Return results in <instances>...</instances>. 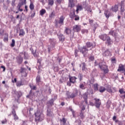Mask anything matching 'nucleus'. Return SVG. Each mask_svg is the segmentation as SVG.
Returning <instances> with one entry per match:
<instances>
[{
	"label": "nucleus",
	"instance_id": "nucleus-38",
	"mask_svg": "<svg viewBox=\"0 0 125 125\" xmlns=\"http://www.w3.org/2000/svg\"><path fill=\"white\" fill-rule=\"evenodd\" d=\"M82 71H85L86 68L85 67V63L84 62L82 63Z\"/></svg>",
	"mask_w": 125,
	"mask_h": 125
},
{
	"label": "nucleus",
	"instance_id": "nucleus-63",
	"mask_svg": "<svg viewBox=\"0 0 125 125\" xmlns=\"http://www.w3.org/2000/svg\"><path fill=\"white\" fill-rule=\"evenodd\" d=\"M118 125H123V122L119 121L118 122Z\"/></svg>",
	"mask_w": 125,
	"mask_h": 125
},
{
	"label": "nucleus",
	"instance_id": "nucleus-53",
	"mask_svg": "<svg viewBox=\"0 0 125 125\" xmlns=\"http://www.w3.org/2000/svg\"><path fill=\"white\" fill-rule=\"evenodd\" d=\"M119 92L121 93V94H124L125 93V91L123 89H120Z\"/></svg>",
	"mask_w": 125,
	"mask_h": 125
},
{
	"label": "nucleus",
	"instance_id": "nucleus-21",
	"mask_svg": "<svg viewBox=\"0 0 125 125\" xmlns=\"http://www.w3.org/2000/svg\"><path fill=\"white\" fill-rule=\"evenodd\" d=\"M104 56H110L111 55V52L109 50H106L104 53Z\"/></svg>",
	"mask_w": 125,
	"mask_h": 125
},
{
	"label": "nucleus",
	"instance_id": "nucleus-49",
	"mask_svg": "<svg viewBox=\"0 0 125 125\" xmlns=\"http://www.w3.org/2000/svg\"><path fill=\"white\" fill-rule=\"evenodd\" d=\"M82 34H84V33H86V34H87V33H88V30L86 29H83L82 30Z\"/></svg>",
	"mask_w": 125,
	"mask_h": 125
},
{
	"label": "nucleus",
	"instance_id": "nucleus-3",
	"mask_svg": "<svg viewBox=\"0 0 125 125\" xmlns=\"http://www.w3.org/2000/svg\"><path fill=\"white\" fill-rule=\"evenodd\" d=\"M100 38L101 40H102L103 41H106L107 43H108V45L111 44V42H112L111 41V39H110V37L106 34H103L101 36H100Z\"/></svg>",
	"mask_w": 125,
	"mask_h": 125
},
{
	"label": "nucleus",
	"instance_id": "nucleus-4",
	"mask_svg": "<svg viewBox=\"0 0 125 125\" xmlns=\"http://www.w3.org/2000/svg\"><path fill=\"white\" fill-rule=\"evenodd\" d=\"M66 100L70 99V98H75L77 95H78V90H76L75 93H71V92L69 91L66 92Z\"/></svg>",
	"mask_w": 125,
	"mask_h": 125
},
{
	"label": "nucleus",
	"instance_id": "nucleus-36",
	"mask_svg": "<svg viewBox=\"0 0 125 125\" xmlns=\"http://www.w3.org/2000/svg\"><path fill=\"white\" fill-rule=\"evenodd\" d=\"M109 34L111 35V36H116V31L115 30H111L109 32Z\"/></svg>",
	"mask_w": 125,
	"mask_h": 125
},
{
	"label": "nucleus",
	"instance_id": "nucleus-9",
	"mask_svg": "<svg viewBox=\"0 0 125 125\" xmlns=\"http://www.w3.org/2000/svg\"><path fill=\"white\" fill-rule=\"evenodd\" d=\"M22 54H23V52H21L20 54V56L18 58V62L19 64H21V63L23 62V57H22Z\"/></svg>",
	"mask_w": 125,
	"mask_h": 125
},
{
	"label": "nucleus",
	"instance_id": "nucleus-19",
	"mask_svg": "<svg viewBox=\"0 0 125 125\" xmlns=\"http://www.w3.org/2000/svg\"><path fill=\"white\" fill-rule=\"evenodd\" d=\"M41 83H42V81H41V76L38 75L36 77V83L39 85Z\"/></svg>",
	"mask_w": 125,
	"mask_h": 125
},
{
	"label": "nucleus",
	"instance_id": "nucleus-25",
	"mask_svg": "<svg viewBox=\"0 0 125 125\" xmlns=\"http://www.w3.org/2000/svg\"><path fill=\"white\" fill-rule=\"evenodd\" d=\"M99 90L101 93H103L106 90V88L104 86H101Z\"/></svg>",
	"mask_w": 125,
	"mask_h": 125
},
{
	"label": "nucleus",
	"instance_id": "nucleus-47",
	"mask_svg": "<svg viewBox=\"0 0 125 125\" xmlns=\"http://www.w3.org/2000/svg\"><path fill=\"white\" fill-rule=\"evenodd\" d=\"M80 88L81 89H85V87H84V85L83 84H81L79 86Z\"/></svg>",
	"mask_w": 125,
	"mask_h": 125
},
{
	"label": "nucleus",
	"instance_id": "nucleus-13",
	"mask_svg": "<svg viewBox=\"0 0 125 125\" xmlns=\"http://www.w3.org/2000/svg\"><path fill=\"white\" fill-rule=\"evenodd\" d=\"M12 114L14 117V120L15 121H17V120H18L19 118H18V116H17V115H16V112H15V110H14V109H13V110L12 111Z\"/></svg>",
	"mask_w": 125,
	"mask_h": 125
},
{
	"label": "nucleus",
	"instance_id": "nucleus-41",
	"mask_svg": "<svg viewBox=\"0 0 125 125\" xmlns=\"http://www.w3.org/2000/svg\"><path fill=\"white\" fill-rule=\"evenodd\" d=\"M83 74L80 73L78 75V78L80 81V82H81L83 80Z\"/></svg>",
	"mask_w": 125,
	"mask_h": 125
},
{
	"label": "nucleus",
	"instance_id": "nucleus-7",
	"mask_svg": "<svg viewBox=\"0 0 125 125\" xmlns=\"http://www.w3.org/2000/svg\"><path fill=\"white\" fill-rule=\"evenodd\" d=\"M90 49L88 48H87L86 46H84L81 49H80V52L83 54V56H85L86 54H87V52H88V50Z\"/></svg>",
	"mask_w": 125,
	"mask_h": 125
},
{
	"label": "nucleus",
	"instance_id": "nucleus-42",
	"mask_svg": "<svg viewBox=\"0 0 125 125\" xmlns=\"http://www.w3.org/2000/svg\"><path fill=\"white\" fill-rule=\"evenodd\" d=\"M15 45V40H14V39H12V43H11V46L12 47H14Z\"/></svg>",
	"mask_w": 125,
	"mask_h": 125
},
{
	"label": "nucleus",
	"instance_id": "nucleus-40",
	"mask_svg": "<svg viewBox=\"0 0 125 125\" xmlns=\"http://www.w3.org/2000/svg\"><path fill=\"white\" fill-rule=\"evenodd\" d=\"M47 116H48L49 117H51V116H52V112L50 111V110L48 109Z\"/></svg>",
	"mask_w": 125,
	"mask_h": 125
},
{
	"label": "nucleus",
	"instance_id": "nucleus-64",
	"mask_svg": "<svg viewBox=\"0 0 125 125\" xmlns=\"http://www.w3.org/2000/svg\"><path fill=\"white\" fill-rule=\"evenodd\" d=\"M124 95L121 96V97H122V98H125V92H124Z\"/></svg>",
	"mask_w": 125,
	"mask_h": 125
},
{
	"label": "nucleus",
	"instance_id": "nucleus-30",
	"mask_svg": "<svg viewBox=\"0 0 125 125\" xmlns=\"http://www.w3.org/2000/svg\"><path fill=\"white\" fill-rule=\"evenodd\" d=\"M64 33H65L66 35H69V34H71V30L69 28H66L64 30Z\"/></svg>",
	"mask_w": 125,
	"mask_h": 125
},
{
	"label": "nucleus",
	"instance_id": "nucleus-51",
	"mask_svg": "<svg viewBox=\"0 0 125 125\" xmlns=\"http://www.w3.org/2000/svg\"><path fill=\"white\" fill-rule=\"evenodd\" d=\"M110 105L111 103H110V102H108L106 104V107H107V108H110Z\"/></svg>",
	"mask_w": 125,
	"mask_h": 125
},
{
	"label": "nucleus",
	"instance_id": "nucleus-24",
	"mask_svg": "<svg viewBox=\"0 0 125 125\" xmlns=\"http://www.w3.org/2000/svg\"><path fill=\"white\" fill-rule=\"evenodd\" d=\"M25 1H26V0H24V2H20L17 6L18 9H20V8H21V6H22V5L24 4V3H25Z\"/></svg>",
	"mask_w": 125,
	"mask_h": 125
},
{
	"label": "nucleus",
	"instance_id": "nucleus-15",
	"mask_svg": "<svg viewBox=\"0 0 125 125\" xmlns=\"http://www.w3.org/2000/svg\"><path fill=\"white\" fill-rule=\"evenodd\" d=\"M125 7L124 5V1H121V14H123L124 12H125Z\"/></svg>",
	"mask_w": 125,
	"mask_h": 125
},
{
	"label": "nucleus",
	"instance_id": "nucleus-10",
	"mask_svg": "<svg viewBox=\"0 0 125 125\" xmlns=\"http://www.w3.org/2000/svg\"><path fill=\"white\" fill-rule=\"evenodd\" d=\"M117 71L118 72H122L123 71H125V66L122 64H119V68Z\"/></svg>",
	"mask_w": 125,
	"mask_h": 125
},
{
	"label": "nucleus",
	"instance_id": "nucleus-39",
	"mask_svg": "<svg viewBox=\"0 0 125 125\" xmlns=\"http://www.w3.org/2000/svg\"><path fill=\"white\" fill-rule=\"evenodd\" d=\"M29 7L31 10H33L35 8V6H34V4L33 3L31 2Z\"/></svg>",
	"mask_w": 125,
	"mask_h": 125
},
{
	"label": "nucleus",
	"instance_id": "nucleus-46",
	"mask_svg": "<svg viewBox=\"0 0 125 125\" xmlns=\"http://www.w3.org/2000/svg\"><path fill=\"white\" fill-rule=\"evenodd\" d=\"M85 9L87 11H88V12H91V11H92V10H91V9H90V6H88L86 7L85 8Z\"/></svg>",
	"mask_w": 125,
	"mask_h": 125
},
{
	"label": "nucleus",
	"instance_id": "nucleus-57",
	"mask_svg": "<svg viewBox=\"0 0 125 125\" xmlns=\"http://www.w3.org/2000/svg\"><path fill=\"white\" fill-rule=\"evenodd\" d=\"M42 63V60L41 59H39L38 61V64H40L41 65V63Z\"/></svg>",
	"mask_w": 125,
	"mask_h": 125
},
{
	"label": "nucleus",
	"instance_id": "nucleus-52",
	"mask_svg": "<svg viewBox=\"0 0 125 125\" xmlns=\"http://www.w3.org/2000/svg\"><path fill=\"white\" fill-rule=\"evenodd\" d=\"M89 22L90 25H92V23H93V20L89 19Z\"/></svg>",
	"mask_w": 125,
	"mask_h": 125
},
{
	"label": "nucleus",
	"instance_id": "nucleus-28",
	"mask_svg": "<svg viewBox=\"0 0 125 125\" xmlns=\"http://www.w3.org/2000/svg\"><path fill=\"white\" fill-rule=\"evenodd\" d=\"M104 15L106 18H109V16H111V14H110V12H108V11H105L104 12Z\"/></svg>",
	"mask_w": 125,
	"mask_h": 125
},
{
	"label": "nucleus",
	"instance_id": "nucleus-37",
	"mask_svg": "<svg viewBox=\"0 0 125 125\" xmlns=\"http://www.w3.org/2000/svg\"><path fill=\"white\" fill-rule=\"evenodd\" d=\"M94 90L97 91L98 90V84L96 83L93 85Z\"/></svg>",
	"mask_w": 125,
	"mask_h": 125
},
{
	"label": "nucleus",
	"instance_id": "nucleus-62",
	"mask_svg": "<svg viewBox=\"0 0 125 125\" xmlns=\"http://www.w3.org/2000/svg\"><path fill=\"white\" fill-rule=\"evenodd\" d=\"M75 56L77 57L78 56V50H75Z\"/></svg>",
	"mask_w": 125,
	"mask_h": 125
},
{
	"label": "nucleus",
	"instance_id": "nucleus-5",
	"mask_svg": "<svg viewBox=\"0 0 125 125\" xmlns=\"http://www.w3.org/2000/svg\"><path fill=\"white\" fill-rule=\"evenodd\" d=\"M65 19L62 16L60 18V20L59 21H56V22L55 23L56 27H61L62 25H64V20Z\"/></svg>",
	"mask_w": 125,
	"mask_h": 125
},
{
	"label": "nucleus",
	"instance_id": "nucleus-12",
	"mask_svg": "<svg viewBox=\"0 0 125 125\" xmlns=\"http://www.w3.org/2000/svg\"><path fill=\"white\" fill-rule=\"evenodd\" d=\"M95 106L97 108H99L100 107V105H101V103L99 99H95Z\"/></svg>",
	"mask_w": 125,
	"mask_h": 125
},
{
	"label": "nucleus",
	"instance_id": "nucleus-26",
	"mask_svg": "<svg viewBox=\"0 0 125 125\" xmlns=\"http://www.w3.org/2000/svg\"><path fill=\"white\" fill-rule=\"evenodd\" d=\"M23 55L24 56V59L27 60L29 59V56L28 55V54L26 52L23 53V54H21V56Z\"/></svg>",
	"mask_w": 125,
	"mask_h": 125
},
{
	"label": "nucleus",
	"instance_id": "nucleus-31",
	"mask_svg": "<svg viewBox=\"0 0 125 125\" xmlns=\"http://www.w3.org/2000/svg\"><path fill=\"white\" fill-rule=\"evenodd\" d=\"M24 83H23V82L21 81H18L17 83V86H21V85H23Z\"/></svg>",
	"mask_w": 125,
	"mask_h": 125
},
{
	"label": "nucleus",
	"instance_id": "nucleus-29",
	"mask_svg": "<svg viewBox=\"0 0 125 125\" xmlns=\"http://www.w3.org/2000/svg\"><path fill=\"white\" fill-rule=\"evenodd\" d=\"M83 10V7L80 5H78L77 6L76 12L78 13L79 11H81V10Z\"/></svg>",
	"mask_w": 125,
	"mask_h": 125
},
{
	"label": "nucleus",
	"instance_id": "nucleus-58",
	"mask_svg": "<svg viewBox=\"0 0 125 125\" xmlns=\"http://www.w3.org/2000/svg\"><path fill=\"white\" fill-rule=\"evenodd\" d=\"M17 82V79L16 78H15L14 80H12V83H16Z\"/></svg>",
	"mask_w": 125,
	"mask_h": 125
},
{
	"label": "nucleus",
	"instance_id": "nucleus-23",
	"mask_svg": "<svg viewBox=\"0 0 125 125\" xmlns=\"http://www.w3.org/2000/svg\"><path fill=\"white\" fill-rule=\"evenodd\" d=\"M106 90L108 92H109V93H112V92H113L112 89L111 88V85H107L106 86Z\"/></svg>",
	"mask_w": 125,
	"mask_h": 125
},
{
	"label": "nucleus",
	"instance_id": "nucleus-44",
	"mask_svg": "<svg viewBox=\"0 0 125 125\" xmlns=\"http://www.w3.org/2000/svg\"><path fill=\"white\" fill-rule=\"evenodd\" d=\"M49 5L52 6L54 3V1L53 0H48Z\"/></svg>",
	"mask_w": 125,
	"mask_h": 125
},
{
	"label": "nucleus",
	"instance_id": "nucleus-18",
	"mask_svg": "<svg viewBox=\"0 0 125 125\" xmlns=\"http://www.w3.org/2000/svg\"><path fill=\"white\" fill-rule=\"evenodd\" d=\"M76 15L75 14V10H73L72 11H71L70 14V17L71 18V19H74L75 18V16Z\"/></svg>",
	"mask_w": 125,
	"mask_h": 125
},
{
	"label": "nucleus",
	"instance_id": "nucleus-11",
	"mask_svg": "<svg viewBox=\"0 0 125 125\" xmlns=\"http://www.w3.org/2000/svg\"><path fill=\"white\" fill-rule=\"evenodd\" d=\"M73 30L74 31V32H79L81 31V26L78 25H74L73 26Z\"/></svg>",
	"mask_w": 125,
	"mask_h": 125
},
{
	"label": "nucleus",
	"instance_id": "nucleus-43",
	"mask_svg": "<svg viewBox=\"0 0 125 125\" xmlns=\"http://www.w3.org/2000/svg\"><path fill=\"white\" fill-rule=\"evenodd\" d=\"M32 54L34 56V57H39V53L35 52H32Z\"/></svg>",
	"mask_w": 125,
	"mask_h": 125
},
{
	"label": "nucleus",
	"instance_id": "nucleus-59",
	"mask_svg": "<svg viewBox=\"0 0 125 125\" xmlns=\"http://www.w3.org/2000/svg\"><path fill=\"white\" fill-rule=\"evenodd\" d=\"M2 125H4V124H6V119H5V120H3L1 122Z\"/></svg>",
	"mask_w": 125,
	"mask_h": 125
},
{
	"label": "nucleus",
	"instance_id": "nucleus-34",
	"mask_svg": "<svg viewBox=\"0 0 125 125\" xmlns=\"http://www.w3.org/2000/svg\"><path fill=\"white\" fill-rule=\"evenodd\" d=\"M24 35H25V32L24 31V30L21 29L20 30L19 36H24Z\"/></svg>",
	"mask_w": 125,
	"mask_h": 125
},
{
	"label": "nucleus",
	"instance_id": "nucleus-6",
	"mask_svg": "<svg viewBox=\"0 0 125 125\" xmlns=\"http://www.w3.org/2000/svg\"><path fill=\"white\" fill-rule=\"evenodd\" d=\"M49 42L50 43V47H48L49 52H50V50H52V49H53V48H54L55 42H56V41H55V39H49Z\"/></svg>",
	"mask_w": 125,
	"mask_h": 125
},
{
	"label": "nucleus",
	"instance_id": "nucleus-48",
	"mask_svg": "<svg viewBox=\"0 0 125 125\" xmlns=\"http://www.w3.org/2000/svg\"><path fill=\"white\" fill-rule=\"evenodd\" d=\"M74 20H75V21H78V20H80V17H79V16L78 15H75V16H74Z\"/></svg>",
	"mask_w": 125,
	"mask_h": 125
},
{
	"label": "nucleus",
	"instance_id": "nucleus-20",
	"mask_svg": "<svg viewBox=\"0 0 125 125\" xmlns=\"http://www.w3.org/2000/svg\"><path fill=\"white\" fill-rule=\"evenodd\" d=\"M119 8V6L118 5H115L114 7H112V8L111 9V10H112V11H114V12H117Z\"/></svg>",
	"mask_w": 125,
	"mask_h": 125
},
{
	"label": "nucleus",
	"instance_id": "nucleus-55",
	"mask_svg": "<svg viewBox=\"0 0 125 125\" xmlns=\"http://www.w3.org/2000/svg\"><path fill=\"white\" fill-rule=\"evenodd\" d=\"M32 90H37V87L36 86H33V87L32 88Z\"/></svg>",
	"mask_w": 125,
	"mask_h": 125
},
{
	"label": "nucleus",
	"instance_id": "nucleus-1",
	"mask_svg": "<svg viewBox=\"0 0 125 125\" xmlns=\"http://www.w3.org/2000/svg\"><path fill=\"white\" fill-rule=\"evenodd\" d=\"M35 114V122H42L44 119V115L39 110Z\"/></svg>",
	"mask_w": 125,
	"mask_h": 125
},
{
	"label": "nucleus",
	"instance_id": "nucleus-27",
	"mask_svg": "<svg viewBox=\"0 0 125 125\" xmlns=\"http://www.w3.org/2000/svg\"><path fill=\"white\" fill-rule=\"evenodd\" d=\"M15 94L17 95L18 99L22 96V93L20 91L15 92Z\"/></svg>",
	"mask_w": 125,
	"mask_h": 125
},
{
	"label": "nucleus",
	"instance_id": "nucleus-45",
	"mask_svg": "<svg viewBox=\"0 0 125 125\" xmlns=\"http://www.w3.org/2000/svg\"><path fill=\"white\" fill-rule=\"evenodd\" d=\"M21 74H24V73H26V68L21 67Z\"/></svg>",
	"mask_w": 125,
	"mask_h": 125
},
{
	"label": "nucleus",
	"instance_id": "nucleus-32",
	"mask_svg": "<svg viewBox=\"0 0 125 125\" xmlns=\"http://www.w3.org/2000/svg\"><path fill=\"white\" fill-rule=\"evenodd\" d=\"M45 12H46L45 9H42V10L40 11V15H41L42 16V15H43V14H45Z\"/></svg>",
	"mask_w": 125,
	"mask_h": 125
},
{
	"label": "nucleus",
	"instance_id": "nucleus-60",
	"mask_svg": "<svg viewBox=\"0 0 125 125\" xmlns=\"http://www.w3.org/2000/svg\"><path fill=\"white\" fill-rule=\"evenodd\" d=\"M111 62L112 63H116V59H112Z\"/></svg>",
	"mask_w": 125,
	"mask_h": 125
},
{
	"label": "nucleus",
	"instance_id": "nucleus-14",
	"mask_svg": "<svg viewBox=\"0 0 125 125\" xmlns=\"http://www.w3.org/2000/svg\"><path fill=\"white\" fill-rule=\"evenodd\" d=\"M76 80H77V78L76 77L69 76V82H70V83H75Z\"/></svg>",
	"mask_w": 125,
	"mask_h": 125
},
{
	"label": "nucleus",
	"instance_id": "nucleus-2",
	"mask_svg": "<svg viewBox=\"0 0 125 125\" xmlns=\"http://www.w3.org/2000/svg\"><path fill=\"white\" fill-rule=\"evenodd\" d=\"M99 66L100 69L104 71V74H107V73H108L109 71L108 70V68H107V65H106V63L104 62H100Z\"/></svg>",
	"mask_w": 125,
	"mask_h": 125
},
{
	"label": "nucleus",
	"instance_id": "nucleus-54",
	"mask_svg": "<svg viewBox=\"0 0 125 125\" xmlns=\"http://www.w3.org/2000/svg\"><path fill=\"white\" fill-rule=\"evenodd\" d=\"M80 117H81L82 119H83V118H84V116L83 113H80Z\"/></svg>",
	"mask_w": 125,
	"mask_h": 125
},
{
	"label": "nucleus",
	"instance_id": "nucleus-33",
	"mask_svg": "<svg viewBox=\"0 0 125 125\" xmlns=\"http://www.w3.org/2000/svg\"><path fill=\"white\" fill-rule=\"evenodd\" d=\"M87 93H85L83 95V98L84 99V100H87Z\"/></svg>",
	"mask_w": 125,
	"mask_h": 125
},
{
	"label": "nucleus",
	"instance_id": "nucleus-50",
	"mask_svg": "<svg viewBox=\"0 0 125 125\" xmlns=\"http://www.w3.org/2000/svg\"><path fill=\"white\" fill-rule=\"evenodd\" d=\"M53 99H51V100L49 101V103L50 104V105H53Z\"/></svg>",
	"mask_w": 125,
	"mask_h": 125
},
{
	"label": "nucleus",
	"instance_id": "nucleus-17",
	"mask_svg": "<svg viewBox=\"0 0 125 125\" xmlns=\"http://www.w3.org/2000/svg\"><path fill=\"white\" fill-rule=\"evenodd\" d=\"M69 7H74L75 6V3H74V0H69Z\"/></svg>",
	"mask_w": 125,
	"mask_h": 125
},
{
	"label": "nucleus",
	"instance_id": "nucleus-35",
	"mask_svg": "<svg viewBox=\"0 0 125 125\" xmlns=\"http://www.w3.org/2000/svg\"><path fill=\"white\" fill-rule=\"evenodd\" d=\"M93 27L94 28L93 30L94 31V33H95V30H96V28H97V27H98V24H97V23H94Z\"/></svg>",
	"mask_w": 125,
	"mask_h": 125
},
{
	"label": "nucleus",
	"instance_id": "nucleus-56",
	"mask_svg": "<svg viewBox=\"0 0 125 125\" xmlns=\"http://www.w3.org/2000/svg\"><path fill=\"white\" fill-rule=\"evenodd\" d=\"M5 35L6 36V37L4 39V41H7V40H8V38L7 37L8 35L7 34H6Z\"/></svg>",
	"mask_w": 125,
	"mask_h": 125
},
{
	"label": "nucleus",
	"instance_id": "nucleus-16",
	"mask_svg": "<svg viewBox=\"0 0 125 125\" xmlns=\"http://www.w3.org/2000/svg\"><path fill=\"white\" fill-rule=\"evenodd\" d=\"M59 39L60 42H64V41H65V37L62 34H60L59 35Z\"/></svg>",
	"mask_w": 125,
	"mask_h": 125
},
{
	"label": "nucleus",
	"instance_id": "nucleus-8",
	"mask_svg": "<svg viewBox=\"0 0 125 125\" xmlns=\"http://www.w3.org/2000/svg\"><path fill=\"white\" fill-rule=\"evenodd\" d=\"M60 122L61 125H70L69 122H67V119H65V118H62V119H60Z\"/></svg>",
	"mask_w": 125,
	"mask_h": 125
},
{
	"label": "nucleus",
	"instance_id": "nucleus-61",
	"mask_svg": "<svg viewBox=\"0 0 125 125\" xmlns=\"http://www.w3.org/2000/svg\"><path fill=\"white\" fill-rule=\"evenodd\" d=\"M1 68L3 69V72H4V71H5V67H4V66H1Z\"/></svg>",
	"mask_w": 125,
	"mask_h": 125
},
{
	"label": "nucleus",
	"instance_id": "nucleus-22",
	"mask_svg": "<svg viewBox=\"0 0 125 125\" xmlns=\"http://www.w3.org/2000/svg\"><path fill=\"white\" fill-rule=\"evenodd\" d=\"M86 47H87V48L89 49L90 48V47H93L92 43L90 42H87L86 43Z\"/></svg>",
	"mask_w": 125,
	"mask_h": 125
}]
</instances>
